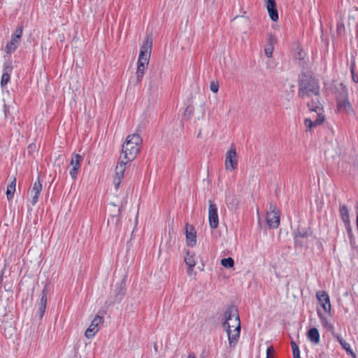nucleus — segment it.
I'll return each mask as SVG.
<instances>
[{
	"mask_svg": "<svg viewBox=\"0 0 358 358\" xmlns=\"http://www.w3.org/2000/svg\"><path fill=\"white\" fill-rule=\"evenodd\" d=\"M83 160V157L79 154H74L70 162L71 169L69 174L72 179H76L79 169H80V163Z\"/></svg>",
	"mask_w": 358,
	"mask_h": 358,
	"instance_id": "obj_11",
	"label": "nucleus"
},
{
	"mask_svg": "<svg viewBox=\"0 0 358 358\" xmlns=\"http://www.w3.org/2000/svg\"><path fill=\"white\" fill-rule=\"evenodd\" d=\"M229 210H235L238 208V202L235 196L229 197L227 201Z\"/></svg>",
	"mask_w": 358,
	"mask_h": 358,
	"instance_id": "obj_26",
	"label": "nucleus"
},
{
	"mask_svg": "<svg viewBox=\"0 0 358 358\" xmlns=\"http://www.w3.org/2000/svg\"><path fill=\"white\" fill-rule=\"evenodd\" d=\"M208 221L210 227L212 229H216L217 227L219 224L217 208L212 201H209Z\"/></svg>",
	"mask_w": 358,
	"mask_h": 358,
	"instance_id": "obj_10",
	"label": "nucleus"
},
{
	"mask_svg": "<svg viewBox=\"0 0 358 358\" xmlns=\"http://www.w3.org/2000/svg\"><path fill=\"white\" fill-rule=\"evenodd\" d=\"M210 89L214 93L217 92V91L219 90V84H218V83H217V82H211L210 85Z\"/></svg>",
	"mask_w": 358,
	"mask_h": 358,
	"instance_id": "obj_32",
	"label": "nucleus"
},
{
	"mask_svg": "<svg viewBox=\"0 0 358 358\" xmlns=\"http://www.w3.org/2000/svg\"><path fill=\"white\" fill-rule=\"evenodd\" d=\"M221 264L225 268H232L234 265V261L231 257H227L221 260Z\"/></svg>",
	"mask_w": 358,
	"mask_h": 358,
	"instance_id": "obj_27",
	"label": "nucleus"
},
{
	"mask_svg": "<svg viewBox=\"0 0 358 358\" xmlns=\"http://www.w3.org/2000/svg\"><path fill=\"white\" fill-rule=\"evenodd\" d=\"M127 201L124 199L121 201L120 206L114 203H110L108 211L110 213V218L108 220V224L113 225L115 228H119L120 224V217L122 208L127 204Z\"/></svg>",
	"mask_w": 358,
	"mask_h": 358,
	"instance_id": "obj_5",
	"label": "nucleus"
},
{
	"mask_svg": "<svg viewBox=\"0 0 358 358\" xmlns=\"http://www.w3.org/2000/svg\"><path fill=\"white\" fill-rule=\"evenodd\" d=\"M276 40L274 36H269L268 42L264 48V53L268 57H272L273 49H274V44L275 43Z\"/></svg>",
	"mask_w": 358,
	"mask_h": 358,
	"instance_id": "obj_21",
	"label": "nucleus"
},
{
	"mask_svg": "<svg viewBox=\"0 0 358 358\" xmlns=\"http://www.w3.org/2000/svg\"><path fill=\"white\" fill-rule=\"evenodd\" d=\"M308 339L314 344L320 343V333L316 328H311L308 331Z\"/></svg>",
	"mask_w": 358,
	"mask_h": 358,
	"instance_id": "obj_23",
	"label": "nucleus"
},
{
	"mask_svg": "<svg viewBox=\"0 0 358 358\" xmlns=\"http://www.w3.org/2000/svg\"><path fill=\"white\" fill-rule=\"evenodd\" d=\"M193 268H194V267H191V268H190V267L188 266V269H187V274L189 275H192V273L193 271Z\"/></svg>",
	"mask_w": 358,
	"mask_h": 358,
	"instance_id": "obj_39",
	"label": "nucleus"
},
{
	"mask_svg": "<svg viewBox=\"0 0 358 358\" xmlns=\"http://www.w3.org/2000/svg\"><path fill=\"white\" fill-rule=\"evenodd\" d=\"M341 92L336 98L338 110L341 113H350L352 111V108L347 98V90L342 85H341Z\"/></svg>",
	"mask_w": 358,
	"mask_h": 358,
	"instance_id": "obj_6",
	"label": "nucleus"
},
{
	"mask_svg": "<svg viewBox=\"0 0 358 358\" xmlns=\"http://www.w3.org/2000/svg\"><path fill=\"white\" fill-rule=\"evenodd\" d=\"M194 108L192 106H187L185 110V115H187L189 117L193 113Z\"/></svg>",
	"mask_w": 358,
	"mask_h": 358,
	"instance_id": "obj_34",
	"label": "nucleus"
},
{
	"mask_svg": "<svg viewBox=\"0 0 358 358\" xmlns=\"http://www.w3.org/2000/svg\"><path fill=\"white\" fill-rule=\"evenodd\" d=\"M320 94V85L317 79L306 74L301 76L299 82V96L301 98Z\"/></svg>",
	"mask_w": 358,
	"mask_h": 358,
	"instance_id": "obj_3",
	"label": "nucleus"
},
{
	"mask_svg": "<svg viewBox=\"0 0 358 358\" xmlns=\"http://www.w3.org/2000/svg\"><path fill=\"white\" fill-rule=\"evenodd\" d=\"M350 72H351V73H352V80H353L355 83H358V76L355 74L354 65H352V66L350 67Z\"/></svg>",
	"mask_w": 358,
	"mask_h": 358,
	"instance_id": "obj_35",
	"label": "nucleus"
},
{
	"mask_svg": "<svg viewBox=\"0 0 358 358\" xmlns=\"http://www.w3.org/2000/svg\"><path fill=\"white\" fill-rule=\"evenodd\" d=\"M103 322V319L99 315H96L92 320L90 327L85 331V336L87 338H92L99 331V325Z\"/></svg>",
	"mask_w": 358,
	"mask_h": 358,
	"instance_id": "obj_12",
	"label": "nucleus"
},
{
	"mask_svg": "<svg viewBox=\"0 0 358 358\" xmlns=\"http://www.w3.org/2000/svg\"><path fill=\"white\" fill-rule=\"evenodd\" d=\"M291 346L292 349L293 357L294 358H301L300 357V350L299 346L294 341L291 342Z\"/></svg>",
	"mask_w": 358,
	"mask_h": 358,
	"instance_id": "obj_28",
	"label": "nucleus"
},
{
	"mask_svg": "<svg viewBox=\"0 0 358 358\" xmlns=\"http://www.w3.org/2000/svg\"><path fill=\"white\" fill-rule=\"evenodd\" d=\"M47 305V292L45 288H44L41 292V296L40 301L38 303V315L39 319H42L43 315L45 312Z\"/></svg>",
	"mask_w": 358,
	"mask_h": 358,
	"instance_id": "obj_17",
	"label": "nucleus"
},
{
	"mask_svg": "<svg viewBox=\"0 0 358 358\" xmlns=\"http://www.w3.org/2000/svg\"><path fill=\"white\" fill-rule=\"evenodd\" d=\"M267 358H268V357H267Z\"/></svg>",
	"mask_w": 358,
	"mask_h": 358,
	"instance_id": "obj_42",
	"label": "nucleus"
},
{
	"mask_svg": "<svg viewBox=\"0 0 358 358\" xmlns=\"http://www.w3.org/2000/svg\"><path fill=\"white\" fill-rule=\"evenodd\" d=\"M141 143L142 138L138 134H134L127 136L122 149L124 159H122L117 165L113 178V184L116 189L119 187L124 177L126 164L136 158L140 151Z\"/></svg>",
	"mask_w": 358,
	"mask_h": 358,
	"instance_id": "obj_1",
	"label": "nucleus"
},
{
	"mask_svg": "<svg viewBox=\"0 0 358 358\" xmlns=\"http://www.w3.org/2000/svg\"><path fill=\"white\" fill-rule=\"evenodd\" d=\"M186 239L187 245L189 246H194L196 245V232L194 230L192 226H186Z\"/></svg>",
	"mask_w": 358,
	"mask_h": 358,
	"instance_id": "obj_20",
	"label": "nucleus"
},
{
	"mask_svg": "<svg viewBox=\"0 0 358 358\" xmlns=\"http://www.w3.org/2000/svg\"><path fill=\"white\" fill-rule=\"evenodd\" d=\"M222 326L227 333L230 347L235 346L241 332V322L236 306L227 308L222 316Z\"/></svg>",
	"mask_w": 358,
	"mask_h": 358,
	"instance_id": "obj_2",
	"label": "nucleus"
},
{
	"mask_svg": "<svg viewBox=\"0 0 358 358\" xmlns=\"http://www.w3.org/2000/svg\"><path fill=\"white\" fill-rule=\"evenodd\" d=\"M342 348L347 352L348 354L350 355L353 357H355V354L352 352L350 348V345L345 341L341 344Z\"/></svg>",
	"mask_w": 358,
	"mask_h": 358,
	"instance_id": "obj_30",
	"label": "nucleus"
},
{
	"mask_svg": "<svg viewBox=\"0 0 358 358\" xmlns=\"http://www.w3.org/2000/svg\"><path fill=\"white\" fill-rule=\"evenodd\" d=\"M187 358H196L193 353H191L188 355Z\"/></svg>",
	"mask_w": 358,
	"mask_h": 358,
	"instance_id": "obj_40",
	"label": "nucleus"
},
{
	"mask_svg": "<svg viewBox=\"0 0 358 358\" xmlns=\"http://www.w3.org/2000/svg\"><path fill=\"white\" fill-rule=\"evenodd\" d=\"M336 339L339 342L340 344H342V343H343L345 341V340L341 336H338V335L336 336Z\"/></svg>",
	"mask_w": 358,
	"mask_h": 358,
	"instance_id": "obj_38",
	"label": "nucleus"
},
{
	"mask_svg": "<svg viewBox=\"0 0 358 358\" xmlns=\"http://www.w3.org/2000/svg\"><path fill=\"white\" fill-rule=\"evenodd\" d=\"M22 36V27H18L16 29L15 33L13 35V36H14L17 38H19V39H21Z\"/></svg>",
	"mask_w": 358,
	"mask_h": 358,
	"instance_id": "obj_33",
	"label": "nucleus"
},
{
	"mask_svg": "<svg viewBox=\"0 0 358 358\" xmlns=\"http://www.w3.org/2000/svg\"><path fill=\"white\" fill-rule=\"evenodd\" d=\"M152 48V40L147 38L144 44L141 48L140 55L138 59L136 71V79L140 82L144 76L145 71L149 63Z\"/></svg>",
	"mask_w": 358,
	"mask_h": 358,
	"instance_id": "obj_4",
	"label": "nucleus"
},
{
	"mask_svg": "<svg viewBox=\"0 0 358 358\" xmlns=\"http://www.w3.org/2000/svg\"><path fill=\"white\" fill-rule=\"evenodd\" d=\"M274 350L272 347H269L267 348L266 350V358L268 357L270 358V354L273 352Z\"/></svg>",
	"mask_w": 358,
	"mask_h": 358,
	"instance_id": "obj_37",
	"label": "nucleus"
},
{
	"mask_svg": "<svg viewBox=\"0 0 358 358\" xmlns=\"http://www.w3.org/2000/svg\"><path fill=\"white\" fill-rule=\"evenodd\" d=\"M42 190V185L40 182L39 180L36 181L31 189V203L32 206H34L38 201V196Z\"/></svg>",
	"mask_w": 358,
	"mask_h": 358,
	"instance_id": "obj_16",
	"label": "nucleus"
},
{
	"mask_svg": "<svg viewBox=\"0 0 358 358\" xmlns=\"http://www.w3.org/2000/svg\"><path fill=\"white\" fill-rule=\"evenodd\" d=\"M238 160L236 149L232 146L226 154L225 169L232 171L237 167Z\"/></svg>",
	"mask_w": 358,
	"mask_h": 358,
	"instance_id": "obj_9",
	"label": "nucleus"
},
{
	"mask_svg": "<svg viewBox=\"0 0 358 358\" xmlns=\"http://www.w3.org/2000/svg\"><path fill=\"white\" fill-rule=\"evenodd\" d=\"M12 66L8 63H5L3 66V73L1 76V85H6L10 80V76L12 73Z\"/></svg>",
	"mask_w": 358,
	"mask_h": 358,
	"instance_id": "obj_19",
	"label": "nucleus"
},
{
	"mask_svg": "<svg viewBox=\"0 0 358 358\" xmlns=\"http://www.w3.org/2000/svg\"><path fill=\"white\" fill-rule=\"evenodd\" d=\"M316 297L324 312L330 313L331 306L328 294L324 291H319L316 293Z\"/></svg>",
	"mask_w": 358,
	"mask_h": 358,
	"instance_id": "obj_13",
	"label": "nucleus"
},
{
	"mask_svg": "<svg viewBox=\"0 0 358 358\" xmlns=\"http://www.w3.org/2000/svg\"><path fill=\"white\" fill-rule=\"evenodd\" d=\"M305 126L308 129H310L312 127H315L313 120L311 118H306L304 120Z\"/></svg>",
	"mask_w": 358,
	"mask_h": 358,
	"instance_id": "obj_31",
	"label": "nucleus"
},
{
	"mask_svg": "<svg viewBox=\"0 0 358 358\" xmlns=\"http://www.w3.org/2000/svg\"><path fill=\"white\" fill-rule=\"evenodd\" d=\"M317 313H318V316H319L320 319L321 320L322 325L329 329H332L333 328L332 324L329 323L327 318L320 313V311H317Z\"/></svg>",
	"mask_w": 358,
	"mask_h": 358,
	"instance_id": "obj_29",
	"label": "nucleus"
},
{
	"mask_svg": "<svg viewBox=\"0 0 358 358\" xmlns=\"http://www.w3.org/2000/svg\"><path fill=\"white\" fill-rule=\"evenodd\" d=\"M301 57H302L301 53V52H299V58H301Z\"/></svg>",
	"mask_w": 358,
	"mask_h": 358,
	"instance_id": "obj_41",
	"label": "nucleus"
},
{
	"mask_svg": "<svg viewBox=\"0 0 358 358\" xmlns=\"http://www.w3.org/2000/svg\"><path fill=\"white\" fill-rule=\"evenodd\" d=\"M16 187V179L14 178L10 184L7 187L6 196L8 201H10L14 195Z\"/></svg>",
	"mask_w": 358,
	"mask_h": 358,
	"instance_id": "obj_24",
	"label": "nucleus"
},
{
	"mask_svg": "<svg viewBox=\"0 0 358 358\" xmlns=\"http://www.w3.org/2000/svg\"><path fill=\"white\" fill-rule=\"evenodd\" d=\"M20 39L17 38L12 36L10 42H8L6 46L5 51L7 54H11L13 52L20 44Z\"/></svg>",
	"mask_w": 358,
	"mask_h": 358,
	"instance_id": "obj_22",
	"label": "nucleus"
},
{
	"mask_svg": "<svg viewBox=\"0 0 358 358\" xmlns=\"http://www.w3.org/2000/svg\"><path fill=\"white\" fill-rule=\"evenodd\" d=\"M124 293L125 292H124V288L122 286H120L118 294H117V299L120 300L122 298V296L124 295Z\"/></svg>",
	"mask_w": 358,
	"mask_h": 358,
	"instance_id": "obj_36",
	"label": "nucleus"
},
{
	"mask_svg": "<svg viewBox=\"0 0 358 358\" xmlns=\"http://www.w3.org/2000/svg\"><path fill=\"white\" fill-rule=\"evenodd\" d=\"M185 262L189 267H194L196 262L194 255H191L189 252H187L185 257Z\"/></svg>",
	"mask_w": 358,
	"mask_h": 358,
	"instance_id": "obj_25",
	"label": "nucleus"
},
{
	"mask_svg": "<svg viewBox=\"0 0 358 358\" xmlns=\"http://www.w3.org/2000/svg\"><path fill=\"white\" fill-rule=\"evenodd\" d=\"M266 8L270 18L274 22L278 21V13L275 0H268L266 1Z\"/></svg>",
	"mask_w": 358,
	"mask_h": 358,
	"instance_id": "obj_18",
	"label": "nucleus"
},
{
	"mask_svg": "<svg viewBox=\"0 0 358 358\" xmlns=\"http://www.w3.org/2000/svg\"><path fill=\"white\" fill-rule=\"evenodd\" d=\"M266 222L269 227L276 229L280 224V212L273 203L269 204L266 213Z\"/></svg>",
	"mask_w": 358,
	"mask_h": 358,
	"instance_id": "obj_7",
	"label": "nucleus"
},
{
	"mask_svg": "<svg viewBox=\"0 0 358 358\" xmlns=\"http://www.w3.org/2000/svg\"><path fill=\"white\" fill-rule=\"evenodd\" d=\"M308 107L311 111H315L317 115V118L315 120H313L315 126L317 127L322 124L324 122L325 118L324 116L320 112L321 108L316 105L314 101H313L311 103H308Z\"/></svg>",
	"mask_w": 358,
	"mask_h": 358,
	"instance_id": "obj_15",
	"label": "nucleus"
},
{
	"mask_svg": "<svg viewBox=\"0 0 358 358\" xmlns=\"http://www.w3.org/2000/svg\"><path fill=\"white\" fill-rule=\"evenodd\" d=\"M340 215L342 221L344 223L348 234L349 237L351 238L352 236V232L350 223L349 213L346 206L343 205L340 207Z\"/></svg>",
	"mask_w": 358,
	"mask_h": 358,
	"instance_id": "obj_14",
	"label": "nucleus"
},
{
	"mask_svg": "<svg viewBox=\"0 0 358 358\" xmlns=\"http://www.w3.org/2000/svg\"><path fill=\"white\" fill-rule=\"evenodd\" d=\"M309 239H313V231L310 228H299L294 233V241L301 246L306 245Z\"/></svg>",
	"mask_w": 358,
	"mask_h": 358,
	"instance_id": "obj_8",
	"label": "nucleus"
}]
</instances>
